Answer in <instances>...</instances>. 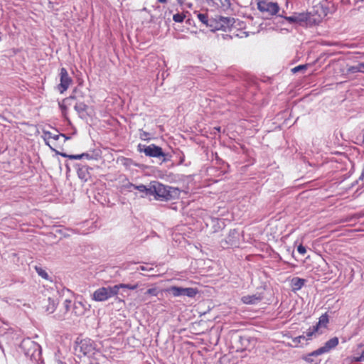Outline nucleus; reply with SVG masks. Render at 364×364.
Instances as JSON below:
<instances>
[{
  "label": "nucleus",
  "instance_id": "nucleus-13",
  "mask_svg": "<svg viewBox=\"0 0 364 364\" xmlns=\"http://www.w3.org/2000/svg\"><path fill=\"white\" fill-rule=\"evenodd\" d=\"M75 96L72 95L70 97L64 99L60 103H59V106H60V109L62 111L63 115V117L65 119H67V110H68V104H67V102L70 99H75Z\"/></svg>",
  "mask_w": 364,
  "mask_h": 364
},
{
  "label": "nucleus",
  "instance_id": "nucleus-7",
  "mask_svg": "<svg viewBox=\"0 0 364 364\" xmlns=\"http://www.w3.org/2000/svg\"><path fill=\"white\" fill-rule=\"evenodd\" d=\"M137 149L139 152L144 153L146 156L154 158L166 156V154L164 153L162 149L154 144L149 146L139 144Z\"/></svg>",
  "mask_w": 364,
  "mask_h": 364
},
{
  "label": "nucleus",
  "instance_id": "nucleus-2",
  "mask_svg": "<svg viewBox=\"0 0 364 364\" xmlns=\"http://www.w3.org/2000/svg\"><path fill=\"white\" fill-rule=\"evenodd\" d=\"M240 24L241 21L239 19H235L234 18L220 17L217 21L215 29L222 30L223 31H228L231 38H232V36H244V33L240 31V33H237L236 31L237 26H240Z\"/></svg>",
  "mask_w": 364,
  "mask_h": 364
},
{
  "label": "nucleus",
  "instance_id": "nucleus-27",
  "mask_svg": "<svg viewBox=\"0 0 364 364\" xmlns=\"http://www.w3.org/2000/svg\"><path fill=\"white\" fill-rule=\"evenodd\" d=\"M221 245H222L223 248L228 247L229 245H232V239L230 238L228 240H226V239L224 240H222L221 241Z\"/></svg>",
  "mask_w": 364,
  "mask_h": 364
},
{
  "label": "nucleus",
  "instance_id": "nucleus-1",
  "mask_svg": "<svg viewBox=\"0 0 364 364\" xmlns=\"http://www.w3.org/2000/svg\"><path fill=\"white\" fill-rule=\"evenodd\" d=\"M151 193H154L156 198L163 200L178 198L181 193V191L177 188L166 186L156 182L151 186Z\"/></svg>",
  "mask_w": 364,
  "mask_h": 364
},
{
  "label": "nucleus",
  "instance_id": "nucleus-28",
  "mask_svg": "<svg viewBox=\"0 0 364 364\" xmlns=\"http://www.w3.org/2000/svg\"><path fill=\"white\" fill-rule=\"evenodd\" d=\"M297 251L299 254H301L302 255H305L306 252V247L304 246H303L302 245H300L298 246Z\"/></svg>",
  "mask_w": 364,
  "mask_h": 364
},
{
  "label": "nucleus",
  "instance_id": "nucleus-6",
  "mask_svg": "<svg viewBox=\"0 0 364 364\" xmlns=\"http://www.w3.org/2000/svg\"><path fill=\"white\" fill-rule=\"evenodd\" d=\"M166 292L170 293L172 294L174 297H178L181 296H187L190 298L195 297L198 293V290L197 288H192V287H188V288H183L176 286H171L168 288H167L165 290Z\"/></svg>",
  "mask_w": 364,
  "mask_h": 364
},
{
  "label": "nucleus",
  "instance_id": "nucleus-38",
  "mask_svg": "<svg viewBox=\"0 0 364 364\" xmlns=\"http://www.w3.org/2000/svg\"><path fill=\"white\" fill-rule=\"evenodd\" d=\"M157 2L161 4H166L168 0H157Z\"/></svg>",
  "mask_w": 364,
  "mask_h": 364
},
{
  "label": "nucleus",
  "instance_id": "nucleus-33",
  "mask_svg": "<svg viewBox=\"0 0 364 364\" xmlns=\"http://www.w3.org/2000/svg\"><path fill=\"white\" fill-rule=\"evenodd\" d=\"M311 356H315V355H311V353H310L308 355H306L304 358V360H306L308 363H311V362H313V360L311 358Z\"/></svg>",
  "mask_w": 364,
  "mask_h": 364
},
{
  "label": "nucleus",
  "instance_id": "nucleus-18",
  "mask_svg": "<svg viewBox=\"0 0 364 364\" xmlns=\"http://www.w3.org/2000/svg\"><path fill=\"white\" fill-rule=\"evenodd\" d=\"M87 108V106L83 102H79L75 105V109L78 113H82V112H86Z\"/></svg>",
  "mask_w": 364,
  "mask_h": 364
},
{
  "label": "nucleus",
  "instance_id": "nucleus-17",
  "mask_svg": "<svg viewBox=\"0 0 364 364\" xmlns=\"http://www.w3.org/2000/svg\"><path fill=\"white\" fill-rule=\"evenodd\" d=\"M198 20L206 26H212L208 23V15L206 13H200L197 15Z\"/></svg>",
  "mask_w": 364,
  "mask_h": 364
},
{
  "label": "nucleus",
  "instance_id": "nucleus-22",
  "mask_svg": "<svg viewBox=\"0 0 364 364\" xmlns=\"http://www.w3.org/2000/svg\"><path fill=\"white\" fill-rule=\"evenodd\" d=\"M245 25L244 22L241 21L240 26H237L236 31L237 33H240V31L244 33V36H237L238 38H244L247 36V33L243 30V26Z\"/></svg>",
  "mask_w": 364,
  "mask_h": 364
},
{
  "label": "nucleus",
  "instance_id": "nucleus-12",
  "mask_svg": "<svg viewBox=\"0 0 364 364\" xmlns=\"http://www.w3.org/2000/svg\"><path fill=\"white\" fill-rule=\"evenodd\" d=\"M306 280L304 279L294 277L291 281V285L293 291H298L301 289L305 284Z\"/></svg>",
  "mask_w": 364,
  "mask_h": 364
},
{
  "label": "nucleus",
  "instance_id": "nucleus-25",
  "mask_svg": "<svg viewBox=\"0 0 364 364\" xmlns=\"http://www.w3.org/2000/svg\"><path fill=\"white\" fill-rule=\"evenodd\" d=\"M347 70L349 73H360L359 65L357 64L356 65L350 66Z\"/></svg>",
  "mask_w": 364,
  "mask_h": 364
},
{
  "label": "nucleus",
  "instance_id": "nucleus-9",
  "mask_svg": "<svg viewBox=\"0 0 364 364\" xmlns=\"http://www.w3.org/2000/svg\"><path fill=\"white\" fill-rule=\"evenodd\" d=\"M339 343L338 338L333 337L326 341L323 346L318 348L317 350L311 353V355H320L323 353L329 352L331 350L335 348Z\"/></svg>",
  "mask_w": 364,
  "mask_h": 364
},
{
  "label": "nucleus",
  "instance_id": "nucleus-36",
  "mask_svg": "<svg viewBox=\"0 0 364 364\" xmlns=\"http://www.w3.org/2000/svg\"><path fill=\"white\" fill-rule=\"evenodd\" d=\"M82 155H85V159H88V160H90L92 159V157L89 154H82Z\"/></svg>",
  "mask_w": 364,
  "mask_h": 364
},
{
  "label": "nucleus",
  "instance_id": "nucleus-35",
  "mask_svg": "<svg viewBox=\"0 0 364 364\" xmlns=\"http://www.w3.org/2000/svg\"><path fill=\"white\" fill-rule=\"evenodd\" d=\"M65 307H66V309H69V307H70V303H71V301H70V300H68V299H66V300L65 301Z\"/></svg>",
  "mask_w": 364,
  "mask_h": 364
},
{
  "label": "nucleus",
  "instance_id": "nucleus-37",
  "mask_svg": "<svg viewBox=\"0 0 364 364\" xmlns=\"http://www.w3.org/2000/svg\"><path fill=\"white\" fill-rule=\"evenodd\" d=\"M304 339L305 338V336H299L298 337H296L294 341H296V340H298L299 341H300V339Z\"/></svg>",
  "mask_w": 364,
  "mask_h": 364
},
{
  "label": "nucleus",
  "instance_id": "nucleus-16",
  "mask_svg": "<svg viewBox=\"0 0 364 364\" xmlns=\"http://www.w3.org/2000/svg\"><path fill=\"white\" fill-rule=\"evenodd\" d=\"M114 287H117V294H118L119 290L120 289H128L130 290H134L138 287V284H119L114 285Z\"/></svg>",
  "mask_w": 364,
  "mask_h": 364
},
{
  "label": "nucleus",
  "instance_id": "nucleus-11",
  "mask_svg": "<svg viewBox=\"0 0 364 364\" xmlns=\"http://www.w3.org/2000/svg\"><path fill=\"white\" fill-rule=\"evenodd\" d=\"M261 299L262 297L256 294L244 296L241 299L242 301L245 304H255L261 301Z\"/></svg>",
  "mask_w": 364,
  "mask_h": 364
},
{
  "label": "nucleus",
  "instance_id": "nucleus-42",
  "mask_svg": "<svg viewBox=\"0 0 364 364\" xmlns=\"http://www.w3.org/2000/svg\"><path fill=\"white\" fill-rule=\"evenodd\" d=\"M168 13H169V14L173 13V10H172V9H168Z\"/></svg>",
  "mask_w": 364,
  "mask_h": 364
},
{
  "label": "nucleus",
  "instance_id": "nucleus-21",
  "mask_svg": "<svg viewBox=\"0 0 364 364\" xmlns=\"http://www.w3.org/2000/svg\"><path fill=\"white\" fill-rule=\"evenodd\" d=\"M318 332V326H312L308 329V331L306 332V336L308 338H310L313 335H314L316 333Z\"/></svg>",
  "mask_w": 364,
  "mask_h": 364
},
{
  "label": "nucleus",
  "instance_id": "nucleus-15",
  "mask_svg": "<svg viewBox=\"0 0 364 364\" xmlns=\"http://www.w3.org/2000/svg\"><path fill=\"white\" fill-rule=\"evenodd\" d=\"M187 14L188 11H183L181 12L178 11L177 13L173 15V20L176 23H182L185 20L187 16Z\"/></svg>",
  "mask_w": 364,
  "mask_h": 364
},
{
  "label": "nucleus",
  "instance_id": "nucleus-14",
  "mask_svg": "<svg viewBox=\"0 0 364 364\" xmlns=\"http://www.w3.org/2000/svg\"><path fill=\"white\" fill-rule=\"evenodd\" d=\"M328 322H329L328 316L326 313V314H322L319 317L318 322L316 323V325L315 326H318V330L320 328H326Z\"/></svg>",
  "mask_w": 364,
  "mask_h": 364
},
{
  "label": "nucleus",
  "instance_id": "nucleus-32",
  "mask_svg": "<svg viewBox=\"0 0 364 364\" xmlns=\"http://www.w3.org/2000/svg\"><path fill=\"white\" fill-rule=\"evenodd\" d=\"M136 269L137 270H141V271H150V270L153 269V268L148 267L144 266V265H141V266H139V267H137Z\"/></svg>",
  "mask_w": 364,
  "mask_h": 364
},
{
  "label": "nucleus",
  "instance_id": "nucleus-5",
  "mask_svg": "<svg viewBox=\"0 0 364 364\" xmlns=\"http://www.w3.org/2000/svg\"><path fill=\"white\" fill-rule=\"evenodd\" d=\"M75 350L82 353L85 356H92L96 350V345L90 338H83L77 341Z\"/></svg>",
  "mask_w": 364,
  "mask_h": 364
},
{
  "label": "nucleus",
  "instance_id": "nucleus-23",
  "mask_svg": "<svg viewBox=\"0 0 364 364\" xmlns=\"http://www.w3.org/2000/svg\"><path fill=\"white\" fill-rule=\"evenodd\" d=\"M158 294H159V291H158L157 288H156V287L150 288V289H147L146 291L145 292V294L154 296H156L158 295Z\"/></svg>",
  "mask_w": 364,
  "mask_h": 364
},
{
  "label": "nucleus",
  "instance_id": "nucleus-8",
  "mask_svg": "<svg viewBox=\"0 0 364 364\" xmlns=\"http://www.w3.org/2000/svg\"><path fill=\"white\" fill-rule=\"evenodd\" d=\"M59 76L60 83L58 85L57 89L60 94H63L73 83V79L65 68L60 69Z\"/></svg>",
  "mask_w": 364,
  "mask_h": 364
},
{
  "label": "nucleus",
  "instance_id": "nucleus-20",
  "mask_svg": "<svg viewBox=\"0 0 364 364\" xmlns=\"http://www.w3.org/2000/svg\"><path fill=\"white\" fill-rule=\"evenodd\" d=\"M60 138L65 141L66 139L65 135L63 134H49V136L48 137V140L53 139L54 141L59 140Z\"/></svg>",
  "mask_w": 364,
  "mask_h": 364
},
{
  "label": "nucleus",
  "instance_id": "nucleus-30",
  "mask_svg": "<svg viewBox=\"0 0 364 364\" xmlns=\"http://www.w3.org/2000/svg\"><path fill=\"white\" fill-rule=\"evenodd\" d=\"M285 19L290 23H295L298 21V18L296 16H286Z\"/></svg>",
  "mask_w": 364,
  "mask_h": 364
},
{
  "label": "nucleus",
  "instance_id": "nucleus-31",
  "mask_svg": "<svg viewBox=\"0 0 364 364\" xmlns=\"http://www.w3.org/2000/svg\"><path fill=\"white\" fill-rule=\"evenodd\" d=\"M68 156L70 159H81L85 157V155H82V154H77V155H69Z\"/></svg>",
  "mask_w": 364,
  "mask_h": 364
},
{
  "label": "nucleus",
  "instance_id": "nucleus-40",
  "mask_svg": "<svg viewBox=\"0 0 364 364\" xmlns=\"http://www.w3.org/2000/svg\"><path fill=\"white\" fill-rule=\"evenodd\" d=\"M363 360H364V350L363 351L362 354L360 355Z\"/></svg>",
  "mask_w": 364,
  "mask_h": 364
},
{
  "label": "nucleus",
  "instance_id": "nucleus-24",
  "mask_svg": "<svg viewBox=\"0 0 364 364\" xmlns=\"http://www.w3.org/2000/svg\"><path fill=\"white\" fill-rule=\"evenodd\" d=\"M132 186H133L136 190H138L140 192H145V191H152L151 187L149 189H148V188H146V187L144 185L135 186V185L132 184Z\"/></svg>",
  "mask_w": 364,
  "mask_h": 364
},
{
  "label": "nucleus",
  "instance_id": "nucleus-3",
  "mask_svg": "<svg viewBox=\"0 0 364 364\" xmlns=\"http://www.w3.org/2000/svg\"><path fill=\"white\" fill-rule=\"evenodd\" d=\"M117 295V287L114 286L100 287L93 292L92 299L95 301H105Z\"/></svg>",
  "mask_w": 364,
  "mask_h": 364
},
{
  "label": "nucleus",
  "instance_id": "nucleus-10",
  "mask_svg": "<svg viewBox=\"0 0 364 364\" xmlns=\"http://www.w3.org/2000/svg\"><path fill=\"white\" fill-rule=\"evenodd\" d=\"M90 307V305H88V308L87 307L85 301H76L75 302V314L79 315L84 314Z\"/></svg>",
  "mask_w": 364,
  "mask_h": 364
},
{
  "label": "nucleus",
  "instance_id": "nucleus-34",
  "mask_svg": "<svg viewBox=\"0 0 364 364\" xmlns=\"http://www.w3.org/2000/svg\"><path fill=\"white\" fill-rule=\"evenodd\" d=\"M360 73H364V62L358 63Z\"/></svg>",
  "mask_w": 364,
  "mask_h": 364
},
{
  "label": "nucleus",
  "instance_id": "nucleus-41",
  "mask_svg": "<svg viewBox=\"0 0 364 364\" xmlns=\"http://www.w3.org/2000/svg\"><path fill=\"white\" fill-rule=\"evenodd\" d=\"M58 364H65V363L62 362V361H58Z\"/></svg>",
  "mask_w": 364,
  "mask_h": 364
},
{
  "label": "nucleus",
  "instance_id": "nucleus-29",
  "mask_svg": "<svg viewBox=\"0 0 364 364\" xmlns=\"http://www.w3.org/2000/svg\"><path fill=\"white\" fill-rule=\"evenodd\" d=\"M348 360L350 363L363 361V359L360 355L358 357H350L348 358Z\"/></svg>",
  "mask_w": 364,
  "mask_h": 364
},
{
  "label": "nucleus",
  "instance_id": "nucleus-4",
  "mask_svg": "<svg viewBox=\"0 0 364 364\" xmlns=\"http://www.w3.org/2000/svg\"><path fill=\"white\" fill-rule=\"evenodd\" d=\"M257 5L258 10L266 17L274 16L279 11V6L277 2H272L268 0H258Z\"/></svg>",
  "mask_w": 364,
  "mask_h": 364
},
{
  "label": "nucleus",
  "instance_id": "nucleus-19",
  "mask_svg": "<svg viewBox=\"0 0 364 364\" xmlns=\"http://www.w3.org/2000/svg\"><path fill=\"white\" fill-rule=\"evenodd\" d=\"M35 269L36 271V272L38 273V274L39 276H41L42 278L45 279H48V274H47V272L43 269L41 267H35Z\"/></svg>",
  "mask_w": 364,
  "mask_h": 364
},
{
  "label": "nucleus",
  "instance_id": "nucleus-39",
  "mask_svg": "<svg viewBox=\"0 0 364 364\" xmlns=\"http://www.w3.org/2000/svg\"><path fill=\"white\" fill-rule=\"evenodd\" d=\"M215 129H216L218 132H220V127H215Z\"/></svg>",
  "mask_w": 364,
  "mask_h": 364
},
{
  "label": "nucleus",
  "instance_id": "nucleus-26",
  "mask_svg": "<svg viewBox=\"0 0 364 364\" xmlns=\"http://www.w3.org/2000/svg\"><path fill=\"white\" fill-rule=\"evenodd\" d=\"M307 68V65H299L291 69L292 73H296L300 70H304Z\"/></svg>",
  "mask_w": 364,
  "mask_h": 364
}]
</instances>
